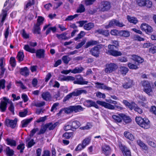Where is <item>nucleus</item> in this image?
Masks as SVG:
<instances>
[{"instance_id": "e433bc0d", "label": "nucleus", "mask_w": 156, "mask_h": 156, "mask_svg": "<svg viewBox=\"0 0 156 156\" xmlns=\"http://www.w3.org/2000/svg\"><path fill=\"white\" fill-rule=\"evenodd\" d=\"M115 23L116 20L113 19L109 22L108 25L106 26L105 27L106 28L108 29L110 27H114L115 26Z\"/></svg>"}, {"instance_id": "052dcab7", "label": "nucleus", "mask_w": 156, "mask_h": 156, "mask_svg": "<svg viewBox=\"0 0 156 156\" xmlns=\"http://www.w3.org/2000/svg\"><path fill=\"white\" fill-rule=\"evenodd\" d=\"M64 129L66 131H67L70 129L72 130L73 129L70 122L68 123L67 125L64 126Z\"/></svg>"}, {"instance_id": "774afa93", "label": "nucleus", "mask_w": 156, "mask_h": 156, "mask_svg": "<svg viewBox=\"0 0 156 156\" xmlns=\"http://www.w3.org/2000/svg\"><path fill=\"white\" fill-rule=\"evenodd\" d=\"M111 35L114 36H117L119 34V31L116 29L112 30L110 32Z\"/></svg>"}, {"instance_id": "f03ea898", "label": "nucleus", "mask_w": 156, "mask_h": 156, "mask_svg": "<svg viewBox=\"0 0 156 156\" xmlns=\"http://www.w3.org/2000/svg\"><path fill=\"white\" fill-rule=\"evenodd\" d=\"M135 120L136 122L140 127L146 129L149 128L150 122L147 119H143L140 117H136Z\"/></svg>"}, {"instance_id": "4c0bfd02", "label": "nucleus", "mask_w": 156, "mask_h": 156, "mask_svg": "<svg viewBox=\"0 0 156 156\" xmlns=\"http://www.w3.org/2000/svg\"><path fill=\"white\" fill-rule=\"evenodd\" d=\"M127 18L128 21L131 23L135 24L137 22V20L136 18L135 17H130V16H127Z\"/></svg>"}, {"instance_id": "6e6d98bb", "label": "nucleus", "mask_w": 156, "mask_h": 156, "mask_svg": "<svg viewBox=\"0 0 156 156\" xmlns=\"http://www.w3.org/2000/svg\"><path fill=\"white\" fill-rule=\"evenodd\" d=\"M47 129L46 126L45 124L42 127L38 134L40 135L41 134L44 133L45 132Z\"/></svg>"}, {"instance_id": "de8ad7c7", "label": "nucleus", "mask_w": 156, "mask_h": 156, "mask_svg": "<svg viewBox=\"0 0 156 156\" xmlns=\"http://www.w3.org/2000/svg\"><path fill=\"white\" fill-rule=\"evenodd\" d=\"M85 34V33L83 31H81L80 33L77 36L74 38L75 41H77L78 39L82 38Z\"/></svg>"}, {"instance_id": "3c124183", "label": "nucleus", "mask_w": 156, "mask_h": 156, "mask_svg": "<svg viewBox=\"0 0 156 156\" xmlns=\"http://www.w3.org/2000/svg\"><path fill=\"white\" fill-rule=\"evenodd\" d=\"M78 16V14H75L74 15H70L68 16L67 17L66 19L65 20V21H71L77 17Z\"/></svg>"}, {"instance_id": "4468645a", "label": "nucleus", "mask_w": 156, "mask_h": 156, "mask_svg": "<svg viewBox=\"0 0 156 156\" xmlns=\"http://www.w3.org/2000/svg\"><path fill=\"white\" fill-rule=\"evenodd\" d=\"M133 85V80L129 78L126 79V82L123 85V87L127 89L131 87Z\"/></svg>"}, {"instance_id": "f3484780", "label": "nucleus", "mask_w": 156, "mask_h": 156, "mask_svg": "<svg viewBox=\"0 0 156 156\" xmlns=\"http://www.w3.org/2000/svg\"><path fill=\"white\" fill-rule=\"evenodd\" d=\"M42 98L46 101L50 100L51 98V95L48 92H44L41 94Z\"/></svg>"}, {"instance_id": "c85d7f7f", "label": "nucleus", "mask_w": 156, "mask_h": 156, "mask_svg": "<svg viewBox=\"0 0 156 156\" xmlns=\"http://www.w3.org/2000/svg\"><path fill=\"white\" fill-rule=\"evenodd\" d=\"M96 32L98 33L99 34L103 35L105 36H108L109 34L108 30H104L102 29L97 30Z\"/></svg>"}, {"instance_id": "9d476101", "label": "nucleus", "mask_w": 156, "mask_h": 156, "mask_svg": "<svg viewBox=\"0 0 156 156\" xmlns=\"http://www.w3.org/2000/svg\"><path fill=\"white\" fill-rule=\"evenodd\" d=\"M102 153L105 156L110 155L112 152V149L109 146L105 145L101 147Z\"/></svg>"}, {"instance_id": "aec40b11", "label": "nucleus", "mask_w": 156, "mask_h": 156, "mask_svg": "<svg viewBox=\"0 0 156 156\" xmlns=\"http://www.w3.org/2000/svg\"><path fill=\"white\" fill-rule=\"evenodd\" d=\"M129 70L128 69L124 66H121L119 67L118 70V72L123 75H125Z\"/></svg>"}, {"instance_id": "0eeeda50", "label": "nucleus", "mask_w": 156, "mask_h": 156, "mask_svg": "<svg viewBox=\"0 0 156 156\" xmlns=\"http://www.w3.org/2000/svg\"><path fill=\"white\" fill-rule=\"evenodd\" d=\"M75 78L76 80L73 81L74 84L87 85L89 83L88 81H85L83 77L80 75L76 76Z\"/></svg>"}, {"instance_id": "ddd939ff", "label": "nucleus", "mask_w": 156, "mask_h": 156, "mask_svg": "<svg viewBox=\"0 0 156 156\" xmlns=\"http://www.w3.org/2000/svg\"><path fill=\"white\" fill-rule=\"evenodd\" d=\"M83 104L85 106L88 107H90L92 106L96 108H98L99 107L95 102L93 101L90 100H87L84 101Z\"/></svg>"}, {"instance_id": "58836bf2", "label": "nucleus", "mask_w": 156, "mask_h": 156, "mask_svg": "<svg viewBox=\"0 0 156 156\" xmlns=\"http://www.w3.org/2000/svg\"><path fill=\"white\" fill-rule=\"evenodd\" d=\"M66 34H57L56 36L58 39L62 40H66L70 38V37H67L66 36Z\"/></svg>"}, {"instance_id": "39448f33", "label": "nucleus", "mask_w": 156, "mask_h": 156, "mask_svg": "<svg viewBox=\"0 0 156 156\" xmlns=\"http://www.w3.org/2000/svg\"><path fill=\"white\" fill-rule=\"evenodd\" d=\"M118 68L117 65L115 63H111L107 64L106 65L105 71L107 73H110L115 71Z\"/></svg>"}, {"instance_id": "a878e982", "label": "nucleus", "mask_w": 156, "mask_h": 156, "mask_svg": "<svg viewBox=\"0 0 156 156\" xmlns=\"http://www.w3.org/2000/svg\"><path fill=\"white\" fill-rule=\"evenodd\" d=\"M20 73L21 75L27 76L29 75V70L27 67H25L24 68L20 69Z\"/></svg>"}, {"instance_id": "b1692460", "label": "nucleus", "mask_w": 156, "mask_h": 156, "mask_svg": "<svg viewBox=\"0 0 156 156\" xmlns=\"http://www.w3.org/2000/svg\"><path fill=\"white\" fill-rule=\"evenodd\" d=\"M76 96H78L82 94H86L87 93V91L86 90L81 89L80 88L76 89L74 90Z\"/></svg>"}, {"instance_id": "37998d69", "label": "nucleus", "mask_w": 156, "mask_h": 156, "mask_svg": "<svg viewBox=\"0 0 156 156\" xmlns=\"http://www.w3.org/2000/svg\"><path fill=\"white\" fill-rule=\"evenodd\" d=\"M137 143L138 145L140 147L143 149L146 150L147 149V147L144 143L140 140L137 141Z\"/></svg>"}, {"instance_id": "c03bdc74", "label": "nucleus", "mask_w": 156, "mask_h": 156, "mask_svg": "<svg viewBox=\"0 0 156 156\" xmlns=\"http://www.w3.org/2000/svg\"><path fill=\"white\" fill-rule=\"evenodd\" d=\"M73 136V133H67L66 132L64 133L62 136V137L66 139H69L70 138H72Z\"/></svg>"}, {"instance_id": "5fc2aeb1", "label": "nucleus", "mask_w": 156, "mask_h": 156, "mask_svg": "<svg viewBox=\"0 0 156 156\" xmlns=\"http://www.w3.org/2000/svg\"><path fill=\"white\" fill-rule=\"evenodd\" d=\"M10 63L11 66L13 67H14L16 65V61L14 57H11L10 60Z\"/></svg>"}, {"instance_id": "412c9836", "label": "nucleus", "mask_w": 156, "mask_h": 156, "mask_svg": "<svg viewBox=\"0 0 156 156\" xmlns=\"http://www.w3.org/2000/svg\"><path fill=\"white\" fill-rule=\"evenodd\" d=\"M23 49L26 51L32 53H35L36 50L34 48L31 47L28 44L25 45Z\"/></svg>"}, {"instance_id": "680f3d73", "label": "nucleus", "mask_w": 156, "mask_h": 156, "mask_svg": "<svg viewBox=\"0 0 156 156\" xmlns=\"http://www.w3.org/2000/svg\"><path fill=\"white\" fill-rule=\"evenodd\" d=\"M85 10V9L84 5L81 4L80 6L78 9L77 10V12L82 13Z\"/></svg>"}, {"instance_id": "f704fd0d", "label": "nucleus", "mask_w": 156, "mask_h": 156, "mask_svg": "<svg viewBox=\"0 0 156 156\" xmlns=\"http://www.w3.org/2000/svg\"><path fill=\"white\" fill-rule=\"evenodd\" d=\"M124 136L127 138L131 140H134L133 136L128 132H125L124 133Z\"/></svg>"}, {"instance_id": "cd10ccee", "label": "nucleus", "mask_w": 156, "mask_h": 156, "mask_svg": "<svg viewBox=\"0 0 156 156\" xmlns=\"http://www.w3.org/2000/svg\"><path fill=\"white\" fill-rule=\"evenodd\" d=\"M84 69L82 67H76L73 70H71V73L74 74L82 72Z\"/></svg>"}, {"instance_id": "72a5a7b5", "label": "nucleus", "mask_w": 156, "mask_h": 156, "mask_svg": "<svg viewBox=\"0 0 156 156\" xmlns=\"http://www.w3.org/2000/svg\"><path fill=\"white\" fill-rule=\"evenodd\" d=\"M130 32L127 30H121L119 31V35L125 37H128L130 36Z\"/></svg>"}, {"instance_id": "393cba45", "label": "nucleus", "mask_w": 156, "mask_h": 156, "mask_svg": "<svg viewBox=\"0 0 156 156\" xmlns=\"http://www.w3.org/2000/svg\"><path fill=\"white\" fill-rule=\"evenodd\" d=\"M143 91L149 96H151L153 93V90L151 86L146 87L143 89Z\"/></svg>"}, {"instance_id": "bb28decb", "label": "nucleus", "mask_w": 156, "mask_h": 156, "mask_svg": "<svg viewBox=\"0 0 156 156\" xmlns=\"http://www.w3.org/2000/svg\"><path fill=\"white\" fill-rule=\"evenodd\" d=\"M7 144L8 145L11 146H16V142L15 140L10 138H7L6 140Z\"/></svg>"}, {"instance_id": "c9c22d12", "label": "nucleus", "mask_w": 156, "mask_h": 156, "mask_svg": "<svg viewBox=\"0 0 156 156\" xmlns=\"http://www.w3.org/2000/svg\"><path fill=\"white\" fill-rule=\"evenodd\" d=\"M63 111L65 113L67 114L73 112V110L72 106H69L68 108H65L64 109L61 110L59 112L61 113Z\"/></svg>"}, {"instance_id": "4d7b16f0", "label": "nucleus", "mask_w": 156, "mask_h": 156, "mask_svg": "<svg viewBox=\"0 0 156 156\" xmlns=\"http://www.w3.org/2000/svg\"><path fill=\"white\" fill-rule=\"evenodd\" d=\"M45 102L44 101L37 102L34 103V105L37 107H40L44 105Z\"/></svg>"}, {"instance_id": "20e7f679", "label": "nucleus", "mask_w": 156, "mask_h": 156, "mask_svg": "<svg viewBox=\"0 0 156 156\" xmlns=\"http://www.w3.org/2000/svg\"><path fill=\"white\" fill-rule=\"evenodd\" d=\"M96 102L100 105L110 110H114L115 109V107L119 110H122L123 109V108L120 106L116 105L114 106L110 103H107L105 101H97Z\"/></svg>"}, {"instance_id": "c756f323", "label": "nucleus", "mask_w": 156, "mask_h": 156, "mask_svg": "<svg viewBox=\"0 0 156 156\" xmlns=\"http://www.w3.org/2000/svg\"><path fill=\"white\" fill-rule=\"evenodd\" d=\"M33 120V118H31L29 119H26L23 120L21 122L22 126V127H26L28 124L30 122Z\"/></svg>"}, {"instance_id": "2eb2a0df", "label": "nucleus", "mask_w": 156, "mask_h": 156, "mask_svg": "<svg viewBox=\"0 0 156 156\" xmlns=\"http://www.w3.org/2000/svg\"><path fill=\"white\" fill-rule=\"evenodd\" d=\"M100 48L99 46H97L92 48L90 51L91 54L94 56L98 57L99 56Z\"/></svg>"}, {"instance_id": "0e129e2a", "label": "nucleus", "mask_w": 156, "mask_h": 156, "mask_svg": "<svg viewBox=\"0 0 156 156\" xmlns=\"http://www.w3.org/2000/svg\"><path fill=\"white\" fill-rule=\"evenodd\" d=\"M5 81L4 79L0 80V90L1 89H4L5 88Z\"/></svg>"}, {"instance_id": "1a4fd4ad", "label": "nucleus", "mask_w": 156, "mask_h": 156, "mask_svg": "<svg viewBox=\"0 0 156 156\" xmlns=\"http://www.w3.org/2000/svg\"><path fill=\"white\" fill-rule=\"evenodd\" d=\"M17 121V120L16 118H15L13 120L8 119H6L5 120L6 125L7 126L13 129L16 127V125Z\"/></svg>"}, {"instance_id": "4be33fe9", "label": "nucleus", "mask_w": 156, "mask_h": 156, "mask_svg": "<svg viewBox=\"0 0 156 156\" xmlns=\"http://www.w3.org/2000/svg\"><path fill=\"white\" fill-rule=\"evenodd\" d=\"M58 124V123L57 122L54 123L50 122L46 124L45 125L47 128H48L49 130H53Z\"/></svg>"}, {"instance_id": "49530a36", "label": "nucleus", "mask_w": 156, "mask_h": 156, "mask_svg": "<svg viewBox=\"0 0 156 156\" xmlns=\"http://www.w3.org/2000/svg\"><path fill=\"white\" fill-rule=\"evenodd\" d=\"M6 152L7 154L9 156H12L14 154V151L12 149H10L9 147H8L6 148Z\"/></svg>"}, {"instance_id": "6ab92c4d", "label": "nucleus", "mask_w": 156, "mask_h": 156, "mask_svg": "<svg viewBox=\"0 0 156 156\" xmlns=\"http://www.w3.org/2000/svg\"><path fill=\"white\" fill-rule=\"evenodd\" d=\"M45 51L43 49L38 50L36 51V56L39 58H44V55Z\"/></svg>"}, {"instance_id": "5701e85b", "label": "nucleus", "mask_w": 156, "mask_h": 156, "mask_svg": "<svg viewBox=\"0 0 156 156\" xmlns=\"http://www.w3.org/2000/svg\"><path fill=\"white\" fill-rule=\"evenodd\" d=\"M98 43V41L91 40L87 43L86 45L85 46V47L86 48H87L90 46L96 45Z\"/></svg>"}, {"instance_id": "dca6fc26", "label": "nucleus", "mask_w": 156, "mask_h": 156, "mask_svg": "<svg viewBox=\"0 0 156 156\" xmlns=\"http://www.w3.org/2000/svg\"><path fill=\"white\" fill-rule=\"evenodd\" d=\"M122 113L114 114L112 115V117L115 122L120 123L122 121Z\"/></svg>"}, {"instance_id": "473e14b6", "label": "nucleus", "mask_w": 156, "mask_h": 156, "mask_svg": "<svg viewBox=\"0 0 156 156\" xmlns=\"http://www.w3.org/2000/svg\"><path fill=\"white\" fill-rule=\"evenodd\" d=\"M94 24L92 23H89L87 24H85L84 26V28L87 30H91L94 27Z\"/></svg>"}, {"instance_id": "e2e57ef3", "label": "nucleus", "mask_w": 156, "mask_h": 156, "mask_svg": "<svg viewBox=\"0 0 156 156\" xmlns=\"http://www.w3.org/2000/svg\"><path fill=\"white\" fill-rule=\"evenodd\" d=\"M28 111L27 110L25 109L23 111L20 112L19 113V116L21 117H24L27 114Z\"/></svg>"}, {"instance_id": "2f4dec72", "label": "nucleus", "mask_w": 156, "mask_h": 156, "mask_svg": "<svg viewBox=\"0 0 156 156\" xmlns=\"http://www.w3.org/2000/svg\"><path fill=\"white\" fill-rule=\"evenodd\" d=\"M73 112H77L80 111H82L83 110V108L80 105L72 106Z\"/></svg>"}, {"instance_id": "69168bd1", "label": "nucleus", "mask_w": 156, "mask_h": 156, "mask_svg": "<svg viewBox=\"0 0 156 156\" xmlns=\"http://www.w3.org/2000/svg\"><path fill=\"white\" fill-rule=\"evenodd\" d=\"M134 110L136 112H137V113L139 114H141L143 112L142 109L138 107L136 105Z\"/></svg>"}, {"instance_id": "338daca9", "label": "nucleus", "mask_w": 156, "mask_h": 156, "mask_svg": "<svg viewBox=\"0 0 156 156\" xmlns=\"http://www.w3.org/2000/svg\"><path fill=\"white\" fill-rule=\"evenodd\" d=\"M85 147L82 144H79L75 149V150L76 151H80L84 149Z\"/></svg>"}, {"instance_id": "7ed1b4c3", "label": "nucleus", "mask_w": 156, "mask_h": 156, "mask_svg": "<svg viewBox=\"0 0 156 156\" xmlns=\"http://www.w3.org/2000/svg\"><path fill=\"white\" fill-rule=\"evenodd\" d=\"M108 50L106 53L108 54L114 56H118L122 55V53L118 51L117 47L114 45L109 44L108 45Z\"/></svg>"}, {"instance_id": "ea45409f", "label": "nucleus", "mask_w": 156, "mask_h": 156, "mask_svg": "<svg viewBox=\"0 0 156 156\" xmlns=\"http://www.w3.org/2000/svg\"><path fill=\"white\" fill-rule=\"evenodd\" d=\"M39 26H38L36 24L34 26L33 30L34 33L36 34H41V30Z\"/></svg>"}, {"instance_id": "79ce46f5", "label": "nucleus", "mask_w": 156, "mask_h": 156, "mask_svg": "<svg viewBox=\"0 0 156 156\" xmlns=\"http://www.w3.org/2000/svg\"><path fill=\"white\" fill-rule=\"evenodd\" d=\"M24 57L23 52L19 51L18 54L16 58L20 62L23 60Z\"/></svg>"}, {"instance_id": "8fccbe9b", "label": "nucleus", "mask_w": 156, "mask_h": 156, "mask_svg": "<svg viewBox=\"0 0 156 156\" xmlns=\"http://www.w3.org/2000/svg\"><path fill=\"white\" fill-rule=\"evenodd\" d=\"M44 19L42 17L39 16L37 19V22L36 24L38 26H40L42 24L44 20Z\"/></svg>"}, {"instance_id": "7c9ffc66", "label": "nucleus", "mask_w": 156, "mask_h": 156, "mask_svg": "<svg viewBox=\"0 0 156 156\" xmlns=\"http://www.w3.org/2000/svg\"><path fill=\"white\" fill-rule=\"evenodd\" d=\"M90 141L91 138L90 137H86L83 140L82 144L85 148L87 146L90 144Z\"/></svg>"}, {"instance_id": "bf43d9fd", "label": "nucleus", "mask_w": 156, "mask_h": 156, "mask_svg": "<svg viewBox=\"0 0 156 156\" xmlns=\"http://www.w3.org/2000/svg\"><path fill=\"white\" fill-rule=\"evenodd\" d=\"M92 126V125L90 123H88L85 126L80 127V129L81 130L88 129L90 128Z\"/></svg>"}, {"instance_id": "f8f14e48", "label": "nucleus", "mask_w": 156, "mask_h": 156, "mask_svg": "<svg viewBox=\"0 0 156 156\" xmlns=\"http://www.w3.org/2000/svg\"><path fill=\"white\" fill-rule=\"evenodd\" d=\"M121 150L123 153L124 156H131V152L130 150L126 146L121 144L119 146Z\"/></svg>"}, {"instance_id": "603ef678", "label": "nucleus", "mask_w": 156, "mask_h": 156, "mask_svg": "<svg viewBox=\"0 0 156 156\" xmlns=\"http://www.w3.org/2000/svg\"><path fill=\"white\" fill-rule=\"evenodd\" d=\"M145 0H136V3L140 6H144Z\"/></svg>"}, {"instance_id": "9b49d317", "label": "nucleus", "mask_w": 156, "mask_h": 156, "mask_svg": "<svg viewBox=\"0 0 156 156\" xmlns=\"http://www.w3.org/2000/svg\"><path fill=\"white\" fill-rule=\"evenodd\" d=\"M140 27L142 30L145 31L147 34L151 33L153 31L151 27L146 23L142 24Z\"/></svg>"}, {"instance_id": "6e6552de", "label": "nucleus", "mask_w": 156, "mask_h": 156, "mask_svg": "<svg viewBox=\"0 0 156 156\" xmlns=\"http://www.w3.org/2000/svg\"><path fill=\"white\" fill-rule=\"evenodd\" d=\"M3 100L4 101H1L0 103V110L2 112L5 111L7 104L9 103V99L6 97H3Z\"/></svg>"}, {"instance_id": "09e8293b", "label": "nucleus", "mask_w": 156, "mask_h": 156, "mask_svg": "<svg viewBox=\"0 0 156 156\" xmlns=\"http://www.w3.org/2000/svg\"><path fill=\"white\" fill-rule=\"evenodd\" d=\"M72 96H76V95L74 90L72 92V93L67 95L65 98L64 99L66 101L67 100L71 98Z\"/></svg>"}, {"instance_id": "423d86ee", "label": "nucleus", "mask_w": 156, "mask_h": 156, "mask_svg": "<svg viewBox=\"0 0 156 156\" xmlns=\"http://www.w3.org/2000/svg\"><path fill=\"white\" fill-rule=\"evenodd\" d=\"M110 7V4L109 2L102 1L101 3V5L97 8V10L99 11L104 12L109 10Z\"/></svg>"}, {"instance_id": "a19ab883", "label": "nucleus", "mask_w": 156, "mask_h": 156, "mask_svg": "<svg viewBox=\"0 0 156 156\" xmlns=\"http://www.w3.org/2000/svg\"><path fill=\"white\" fill-rule=\"evenodd\" d=\"M122 119L126 123H129L130 122L131 120L129 117L123 114V115L122 116Z\"/></svg>"}, {"instance_id": "a18cd8bd", "label": "nucleus", "mask_w": 156, "mask_h": 156, "mask_svg": "<svg viewBox=\"0 0 156 156\" xmlns=\"http://www.w3.org/2000/svg\"><path fill=\"white\" fill-rule=\"evenodd\" d=\"M62 60L65 64H67L71 60V58L67 55H64L62 57Z\"/></svg>"}, {"instance_id": "864d4df0", "label": "nucleus", "mask_w": 156, "mask_h": 156, "mask_svg": "<svg viewBox=\"0 0 156 156\" xmlns=\"http://www.w3.org/2000/svg\"><path fill=\"white\" fill-rule=\"evenodd\" d=\"M25 148V145L23 144H21L17 147V149L20 150V152L22 153Z\"/></svg>"}, {"instance_id": "f257e3e1", "label": "nucleus", "mask_w": 156, "mask_h": 156, "mask_svg": "<svg viewBox=\"0 0 156 156\" xmlns=\"http://www.w3.org/2000/svg\"><path fill=\"white\" fill-rule=\"evenodd\" d=\"M131 58L133 60L137 62V63L135 64L131 63H129L128 64V66L130 69H138V66L140 63H142L144 61L143 59L140 57L136 55H133L132 56Z\"/></svg>"}, {"instance_id": "13d9d810", "label": "nucleus", "mask_w": 156, "mask_h": 156, "mask_svg": "<svg viewBox=\"0 0 156 156\" xmlns=\"http://www.w3.org/2000/svg\"><path fill=\"white\" fill-rule=\"evenodd\" d=\"M10 103V105L9 107V109L12 112V113L14 114V107L13 103L11 101H9V103Z\"/></svg>"}, {"instance_id": "a211bd4d", "label": "nucleus", "mask_w": 156, "mask_h": 156, "mask_svg": "<svg viewBox=\"0 0 156 156\" xmlns=\"http://www.w3.org/2000/svg\"><path fill=\"white\" fill-rule=\"evenodd\" d=\"M70 122L73 129L72 130L73 131H75L80 125V122L77 121H74L73 122Z\"/></svg>"}]
</instances>
